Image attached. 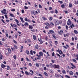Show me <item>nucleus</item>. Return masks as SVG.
<instances>
[{
    "label": "nucleus",
    "mask_w": 78,
    "mask_h": 78,
    "mask_svg": "<svg viewBox=\"0 0 78 78\" xmlns=\"http://www.w3.org/2000/svg\"><path fill=\"white\" fill-rule=\"evenodd\" d=\"M3 10L1 11V12L2 14H5L6 15L7 14V12H6V10L5 9H3Z\"/></svg>",
    "instance_id": "f257e3e1"
},
{
    "label": "nucleus",
    "mask_w": 78,
    "mask_h": 78,
    "mask_svg": "<svg viewBox=\"0 0 78 78\" xmlns=\"http://www.w3.org/2000/svg\"><path fill=\"white\" fill-rule=\"evenodd\" d=\"M53 67L54 69H59V66L58 65L54 64L53 65Z\"/></svg>",
    "instance_id": "f03ea898"
},
{
    "label": "nucleus",
    "mask_w": 78,
    "mask_h": 78,
    "mask_svg": "<svg viewBox=\"0 0 78 78\" xmlns=\"http://www.w3.org/2000/svg\"><path fill=\"white\" fill-rule=\"evenodd\" d=\"M55 23L56 25H59L60 23V22L59 21V20H55Z\"/></svg>",
    "instance_id": "7ed1b4c3"
},
{
    "label": "nucleus",
    "mask_w": 78,
    "mask_h": 78,
    "mask_svg": "<svg viewBox=\"0 0 78 78\" xmlns=\"http://www.w3.org/2000/svg\"><path fill=\"white\" fill-rule=\"evenodd\" d=\"M67 24L68 25H71V21H70V20H68V22H67Z\"/></svg>",
    "instance_id": "20e7f679"
},
{
    "label": "nucleus",
    "mask_w": 78,
    "mask_h": 78,
    "mask_svg": "<svg viewBox=\"0 0 78 78\" xmlns=\"http://www.w3.org/2000/svg\"><path fill=\"white\" fill-rule=\"evenodd\" d=\"M38 40L39 41V42H40L41 44H42V43H43V41L42 40V38H40V39L38 38Z\"/></svg>",
    "instance_id": "39448f33"
},
{
    "label": "nucleus",
    "mask_w": 78,
    "mask_h": 78,
    "mask_svg": "<svg viewBox=\"0 0 78 78\" xmlns=\"http://www.w3.org/2000/svg\"><path fill=\"white\" fill-rule=\"evenodd\" d=\"M50 34H55V31L54 30H50L49 31Z\"/></svg>",
    "instance_id": "423d86ee"
},
{
    "label": "nucleus",
    "mask_w": 78,
    "mask_h": 78,
    "mask_svg": "<svg viewBox=\"0 0 78 78\" xmlns=\"http://www.w3.org/2000/svg\"><path fill=\"white\" fill-rule=\"evenodd\" d=\"M71 66H72V67H71V68L72 69H73L74 68H76V66H75V65H74L73 63H71Z\"/></svg>",
    "instance_id": "0eeeda50"
},
{
    "label": "nucleus",
    "mask_w": 78,
    "mask_h": 78,
    "mask_svg": "<svg viewBox=\"0 0 78 78\" xmlns=\"http://www.w3.org/2000/svg\"><path fill=\"white\" fill-rule=\"evenodd\" d=\"M55 76L56 78H59L60 76H61V75L60 74H55Z\"/></svg>",
    "instance_id": "6e6552de"
},
{
    "label": "nucleus",
    "mask_w": 78,
    "mask_h": 78,
    "mask_svg": "<svg viewBox=\"0 0 78 78\" xmlns=\"http://www.w3.org/2000/svg\"><path fill=\"white\" fill-rule=\"evenodd\" d=\"M69 73L70 75H73V72L72 71H70L69 72Z\"/></svg>",
    "instance_id": "1a4fd4ad"
},
{
    "label": "nucleus",
    "mask_w": 78,
    "mask_h": 78,
    "mask_svg": "<svg viewBox=\"0 0 78 78\" xmlns=\"http://www.w3.org/2000/svg\"><path fill=\"white\" fill-rule=\"evenodd\" d=\"M62 73L63 74H64V75H66V72L64 69L62 71Z\"/></svg>",
    "instance_id": "9d476101"
},
{
    "label": "nucleus",
    "mask_w": 78,
    "mask_h": 78,
    "mask_svg": "<svg viewBox=\"0 0 78 78\" xmlns=\"http://www.w3.org/2000/svg\"><path fill=\"white\" fill-rule=\"evenodd\" d=\"M1 67L4 69V67H6V66L4 65L3 64H2L1 65Z\"/></svg>",
    "instance_id": "9b49d317"
},
{
    "label": "nucleus",
    "mask_w": 78,
    "mask_h": 78,
    "mask_svg": "<svg viewBox=\"0 0 78 78\" xmlns=\"http://www.w3.org/2000/svg\"><path fill=\"white\" fill-rule=\"evenodd\" d=\"M20 19L22 22L23 23V22H24V21H23V18L21 17H20Z\"/></svg>",
    "instance_id": "f8f14e48"
},
{
    "label": "nucleus",
    "mask_w": 78,
    "mask_h": 78,
    "mask_svg": "<svg viewBox=\"0 0 78 78\" xmlns=\"http://www.w3.org/2000/svg\"><path fill=\"white\" fill-rule=\"evenodd\" d=\"M49 72H50V73H54L53 69H50L49 70Z\"/></svg>",
    "instance_id": "ddd939ff"
},
{
    "label": "nucleus",
    "mask_w": 78,
    "mask_h": 78,
    "mask_svg": "<svg viewBox=\"0 0 78 78\" xmlns=\"http://www.w3.org/2000/svg\"><path fill=\"white\" fill-rule=\"evenodd\" d=\"M34 48L36 49H38L39 48V46H38V45H36L35 46Z\"/></svg>",
    "instance_id": "4468645a"
},
{
    "label": "nucleus",
    "mask_w": 78,
    "mask_h": 78,
    "mask_svg": "<svg viewBox=\"0 0 78 78\" xmlns=\"http://www.w3.org/2000/svg\"><path fill=\"white\" fill-rule=\"evenodd\" d=\"M42 18L43 19V20H47V18H45V17H44V16H43L42 17Z\"/></svg>",
    "instance_id": "2eb2a0df"
},
{
    "label": "nucleus",
    "mask_w": 78,
    "mask_h": 78,
    "mask_svg": "<svg viewBox=\"0 0 78 78\" xmlns=\"http://www.w3.org/2000/svg\"><path fill=\"white\" fill-rule=\"evenodd\" d=\"M9 14L11 17H14V15L12 14V13H10Z\"/></svg>",
    "instance_id": "dca6fc26"
},
{
    "label": "nucleus",
    "mask_w": 78,
    "mask_h": 78,
    "mask_svg": "<svg viewBox=\"0 0 78 78\" xmlns=\"http://www.w3.org/2000/svg\"><path fill=\"white\" fill-rule=\"evenodd\" d=\"M74 31L76 34H78V31H77V30H74Z\"/></svg>",
    "instance_id": "f3484780"
},
{
    "label": "nucleus",
    "mask_w": 78,
    "mask_h": 78,
    "mask_svg": "<svg viewBox=\"0 0 78 78\" xmlns=\"http://www.w3.org/2000/svg\"><path fill=\"white\" fill-rule=\"evenodd\" d=\"M39 55H40V56H43V53H42V52H40L39 53Z\"/></svg>",
    "instance_id": "a211bd4d"
},
{
    "label": "nucleus",
    "mask_w": 78,
    "mask_h": 78,
    "mask_svg": "<svg viewBox=\"0 0 78 78\" xmlns=\"http://www.w3.org/2000/svg\"><path fill=\"white\" fill-rule=\"evenodd\" d=\"M31 14H34V15H36V12H34V11H33V12H31Z\"/></svg>",
    "instance_id": "6ab92c4d"
},
{
    "label": "nucleus",
    "mask_w": 78,
    "mask_h": 78,
    "mask_svg": "<svg viewBox=\"0 0 78 78\" xmlns=\"http://www.w3.org/2000/svg\"><path fill=\"white\" fill-rule=\"evenodd\" d=\"M72 61L73 62H75V63H77V62H76V61L75 59H73Z\"/></svg>",
    "instance_id": "aec40b11"
},
{
    "label": "nucleus",
    "mask_w": 78,
    "mask_h": 78,
    "mask_svg": "<svg viewBox=\"0 0 78 78\" xmlns=\"http://www.w3.org/2000/svg\"><path fill=\"white\" fill-rule=\"evenodd\" d=\"M8 51L9 53H11V49L9 48L8 49Z\"/></svg>",
    "instance_id": "412c9836"
},
{
    "label": "nucleus",
    "mask_w": 78,
    "mask_h": 78,
    "mask_svg": "<svg viewBox=\"0 0 78 78\" xmlns=\"http://www.w3.org/2000/svg\"><path fill=\"white\" fill-rule=\"evenodd\" d=\"M50 24L51 25H52V26H54V25H55L54 24H53V23L52 22H50Z\"/></svg>",
    "instance_id": "4be33fe9"
},
{
    "label": "nucleus",
    "mask_w": 78,
    "mask_h": 78,
    "mask_svg": "<svg viewBox=\"0 0 78 78\" xmlns=\"http://www.w3.org/2000/svg\"><path fill=\"white\" fill-rule=\"evenodd\" d=\"M0 59H2V57H3V55H2V54L0 52Z\"/></svg>",
    "instance_id": "5701e85b"
},
{
    "label": "nucleus",
    "mask_w": 78,
    "mask_h": 78,
    "mask_svg": "<svg viewBox=\"0 0 78 78\" xmlns=\"http://www.w3.org/2000/svg\"><path fill=\"white\" fill-rule=\"evenodd\" d=\"M29 28L30 29H33V26H29Z\"/></svg>",
    "instance_id": "b1692460"
},
{
    "label": "nucleus",
    "mask_w": 78,
    "mask_h": 78,
    "mask_svg": "<svg viewBox=\"0 0 78 78\" xmlns=\"http://www.w3.org/2000/svg\"><path fill=\"white\" fill-rule=\"evenodd\" d=\"M30 72H31V73H32V74L33 75V74H34V72L32 71V70L31 69H30Z\"/></svg>",
    "instance_id": "393cba45"
},
{
    "label": "nucleus",
    "mask_w": 78,
    "mask_h": 78,
    "mask_svg": "<svg viewBox=\"0 0 78 78\" xmlns=\"http://www.w3.org/2000/svg\"><path fill=\"white\" fill-rule=\"evenodd\" d=\"M55 45H58V41H55Z\"/></svg>",
    "instance_id": "a878e982"
},
{
    "label": "nucleus",
    "mask_w": 78,
    "mask_h": 78,
    "mask_svg": "<svg viewBox=\"0 0 78 78\" xmlns=\"http://www.w3.org/2000/svg\"><path fill=\"white\" fill-rule=\"evenodd\" d=\"M33 38L34 40H36V37L35 35H33Z\"/></svg>",
    "instance_id": "bb28decb"
},
{
    "label": "nucleus",
    "mask_w": 78,
    "mask_h": 78,
    "mask_svg": "<svg viewBox=\"0 0 78 78\" xmlns=\"http://www.w3.org/2000/svg\"><path fill=\"white\" fill-rule=\"evenodd\" d=\"M5 35L7 37H9V36H8V32H6V33L5 34Z\"/></svg>",
    "instance_id": "cd10ccee"
},
{
    "label": "nucleus",
    "mask_w": 78,
    "mask_h": 78,
    "mask_svg": "<svg viewBox=\"0 0 78 78\" xmlns=\"http://www.w3.org/2000/svg\"><path fill=\"white\" fill-rule=\"evenodd\" d=\"M25 26H28V23L27 22H26L24 24Z\"/></svg>",
    "instance_id": "c85d7f7f"
},
{
    "label": "nucleus",
    "mask_w": 78,
    "mask_h": 78,
    "mask_svg": "<svg viewBox=\"0 0 78 78\" xmlns=\"http://www.w3.org/2000/svg\"><path fill=\"white\" fill-rule=\"evenodd\" d=\"M72 27H75V25H74V24L72 23V25L70 26V27L71 28H72Z\"/></svg>",
    "instance_id": "c756f323"
},
{
    "label": "nucleus",
    "mask_w": 78,
    "mask_h": 78,
    "mask_svg": "<svg viewBox=\"0 0 78 78\" xmlns=\"http://www.w3.org/2000/svg\"><path fill=\"white\" fill-rule=\"evenodd\" d=\"M49 66H50L52 68V67H53V64L52 63H50L49 64Z\"/></svg>",
    "instance_id": "7c9ffc66"
},
{
    "label": "nucleus",
    "mask_w": 78,
    "mask_h": 78,
    "mask_svg": "<svg viewBox=\"0 0 78 78\" xmlns=\"http://www.w3.org/2000/svg\"><path fill=\"white\" fill-rule=\"evenodd\" d=\"M45 25L47 26H50V24H49V23H48V22L46 23Z\"/></svg>",
    "instance_id": "2f4dec72"
},
{
    "label": "nucleus",
    "mask_w": 78,
    "mask_h": 78,
    "mask_svg": "<svg viewBox=\"0 0 78 78\" xmlns=\"http://www.w3.org/2000/svg\"><path fill=\"white\" fill-rule=\"evenodd\" d=\"M36 67H39V64L37 63H36Z\"/></svg>",
    "instance_id": "473e14b6"
},
{
    "label": "nucleus",
    "mask_w": 78,
    "mask_h": 78,
    "mask_svg": "<svg viewBox=\"0 0 78 78\" xmlns=\"http://www.w3.org/2000/svg\"><path fill=\"white\" fill-rule=\"evenodd\" d=\"M26 52L27 55H29V54H30V52H29L28 50H26Z\"/></svg>",
    "instance_id": "72a5a7b5"
},
{
    "label": "nucleus",
    "mask_w": 78,
    "mask_h": 78,
    "mask_svg": "<svg viewBox=\"0 0 78 78\" xmlns=\"http://www.w3.org/2000/svg\"><path fill=\"white\" fill-rule=\"evenodd\" d=\"M44 75H45V76H48V74H47V72H45L44 73Z\"/></svg>",
    "instance_id": "f704fd0d"
},
{
    "label": "nucleus",
    "mask_w": 78,
    "mask_h": 78,
    "mask_svg": "<svg viewBox=\"0 0 78 78\" xmlns=\"http://www.w3.org/2000/svg\"><path fill=\"white\" fill-rule=\"evenodd\" d=\"M52 36L53 37H54V39H56V36H55V34H53L52 35Z\"/></svg>",
    "instance_id": "c9c22d12"
},
{
    "label": "nucleus",
    "mask_w": 78,
    "mask_h": 78,
    "mask_svg": "<svg viewBox=\"0 0 78 78\" xmlns=\"http://www.w3.org/2000/svg\"><path fill=\"white\" fill-rule=\"evenodd\" d=\"M5 55H6V56H8L9 55V54L8 52H5Z\"/></svg>",
    "instance_id": "e433bc0d"
},
{
    "label": "nucleus",
    "mask_w": 78,
    "mask_h": 78,
    "mask_svg": "<svg viewBox=\"0 0 78 78\" xmlns=\"http://www.w3.org/2000/svg\"><path fill=\"white\" fill-rule=\"evenodd\" d=\"M65 77L66 78H70V77L69 76H68L67 75H66Z\"/></svg>",
    "instance_id": "4c0bfd02"
},
{
    "label": "nucleus",
    "mask_w": 78,
    "mask_h": 78,
    "mask_svg": "<svg viewBox=\"0 0 78 78\" xmlns=\"http://www.w3.org/2000/svg\"><path fill=\"white\" fill-rule=\"evenodd\" d=\"M69 8H71L72 6V3H69Z\"/></svg>",
    "instance_id": "58836bf2"
},
{
    "label": "nucleus",
    "mask_w": 78,
    "mask_h": 78,
    "mask_svg": "<svg viewBox=\"0 0 78 78\" xmlns=\"http://www.w3.org/2000/svg\"><path fill=\"white\" fill-rule=\"evenodd\" d=\"M49 20L50 21H51V20H53V17H50L49 18Z\"/></svg>",
    "instance_id": "ea45409f"
},
{
    "label": "nucleus",
    "mask_w": 78,
    "mask_h": 78,
    "mask_svg": "<svg viewBox=\"0 0 78 78\" xmlns=\"http://www.w3.org/2000/svg\"><path fill=\"white\" fill-rule=\"evenodd\" d=\"M30 54L31 55H33V51L31 50L30 51Z\"/></svg>",
    "instance_id": "a19ab883"
},
{
    "label": "nucleus",
    "mask_w": 78,
    "mask_h": 78,
    "mask_svg": "<svg viewBox=\"0 0 78 78\" xmlns=\"http://www.w3.org/2000/svg\"><path fill=\"white\" fill-rule=\"evenodd\" d=\"M58 10H57V9H55V14H58Z\"/></svg>",
    "instance_id": "79ce46f5"
},
{
    "label": "nucleus",
    "mask_w": 78,
    "mask_h": 78,
    "mask_svg": "<svg viewBox=\"0 0 78 78\" xmlns=\"http://www.w3.org/2000/svg\"><path fill=\"white\" fill-rule=\"evenodd\" d=\"M64 6H65V5L64 4H63L61 5V7L62 8H64Z\"/></svg>",
    "instance_id": "37998d69"
},
{
    "label": "nucleus",
    "mask_w": 78,
    "mask_h": 78,
    "mask_svg": "<svg viewBox=\"0 0 78 78\" xmlns=\"http://www.w3.org/2000/svg\"><path fill=\"white\" fill-rule=\"evenodd\" d=\"M2 41L3 42H4V41H6V39H5V38H3L2 39Z\"/></svg>",
    "instance_id": "c03bdc74"
},
{
    "label": "nucleus",
    "mask_w": 78,
    "mask_h": 78,
    "mask_svg": "<svg viewBox=\"0 0 78 78\" xmlns=\"http://www.w3.org/2000/svg\"><path fill=\"white\" fill-rule=\"evenodd\" d=\"M58 2H59L60 3V4H62L63 3V2L61 1H58Z\"/></svg>",
    "instance_id": "a18cd8bd"
},
{
    "label": "nucleus",
    "mask_w": 78,
    "mask_h": 78,
    "mask_svg": "<svg viewBox=\"0 0 78 78\" xmlns=\"http://www.w3.org/2000/svg\"><path fill=\"white\" fill-rule=\"evenodd\" d=\"M25 73L26 75H28V73H29L27 71H26L25 72Z\"/></svg>",
    "instance_id": "49530a36"
},
{
    "label": "nucleus",
    "mask_w": 78,
    "mask_h": 78,
    "mask_svg": "<svg viewBox=\"0 0 78 78\" xmlns=\"http://www.w3.org/2000/svg\"><path fill=\"white\" fill-rule=\"evenodd\" d=\"M66 30H68V26L67 25H66Z\"/></svg>",
    "instance_id": "de8ad7c7"
},
{
    "label": "nucleus",
    "mask_w": 78,
    "mask_h": 78,
    "mask_svg": "<svg viewBox=\"0 0 78 78\" xmlns=\"http://www.w3.org/2000/svg\"><path fill=\"white\" fill-rule=\"evenodd\" d=\"M37 56H38V58H41V56H42L41 55H37Z\"/></svg>",
    "instance_id": "09e8293b"
},
{
    "label": "nucleus",
    "mask_w": 78,
    "mask_h": 78,
    "mask_svg": "<svg viewBox=\"0 0 78 78\" xmlns=\"http://www.w3.org/2000/svg\"><path fill=\"white\" fill-rule=\"evenodd\" d=\"M24 8H25V9H28V7L25 6H24Z\"/></svg>",
    "instance_id": "8fccbe9b"
},
{
    "label": "nucleus",
    "mask_w": 78,
    "mask_h": 78,
    "mask_svg": "<svg viewBox=\"0 0 78 78\" xmlns=\"http://www.w3.org/2000/svg\"><path fill=\"white\" fill-rule=\"evenodd\" d=\"M15 21L16 22V23H19V21L17 19L15 20Z\"/></svg>",
    "instance_id": "3c124183"
},
{
    "label": "nucleus",
    "mask_w": 78,
    "mask_h": 78,
    "mask_svg": "<svg viewBox=\"0 0 78 78\" xmlns=\"http://www.w3.org/2000/svg\"><path fill=\"white\" fill-rule=\"evenodd\" d=\"M13 42H14V43H15V44H17V42L15 40H13Z\"/></svg>",
    "instance_id": "603ef678"
},
{
    "label": "nucleus",
    "mask_w": 78,
    "mask_h": 78,
    "mask_svg": "<svg viewBox=\"0 0 78 78\" xmlns=\"http://www.w3.org/2000/svg\"><path fill=\"white\" fill-rule=\"evenodd\" d=\"M44 70H47V67L45 66L44 67Z\"/></svg>",
    "instance_id": "864d4df0"
},
{
    "label": "nucleus",
    "mask_w": 78,
    "mask_h": 78,
    "mask_svg": "<svg viewBox=\"0 0 78 78\" xmlns=\"http://www.w3.org/2000/svg\"><path fill=\"white\" fill-rule=\"evenodd\" d=\"M39 8H42V5L40 4L39 5Z\"/></svg>",
    "instance_id": "5fc2aeb1"
},
{
    "label": "nucleus",
    "mask_w": 78,
    "mask_h": 78,
    "mask_svg": "<svg viewBox=\"0 0 78 78\" xmlns=\"http://www.w3.org/2000/svg\"><path fill=\"white\" fill-rule=\"evenodd\" d=\"M51 9H52V7H49V10L50 11V10H51Z\"/></svg>",
    "instance_id": "6e6d98bb"
},
{
    "label": "nucleus",
    "mask_w": 78,
    "mask_h": 78,
    "mask_svg": "<svg viewBox=\"0 0 78 78\" xmlns=\"http://www.w3.org/2000/svg\"><path fill=\"white\" fill-rule=\"evenodd\" d=\"M13 27H16V28L17 27V26L16 24H13Z\"/></svg>",
    "instance_id": "4d7b16f0"
},
{
    "label": "nucleus",
    "mask_w": 78,
    "mask_h": 78,
    "mask_svg": "<svg viewBox=\"0 0 78 78\" xmlns=\"http://www.w3.org/2000/svg\"><path fill=\"white\" fill-rule=\"evenodd\" d=\"M38 76H41V77H42V74H38Z\"/></svg>",
    "instance_id": "13d9d810"
},
{
    "label": "nucleus",
    "mask_w": 78,
    "mask_h": 78,
    "mask_svg": "<svg viewBox=\"0 0 78 78\" xmlns=\"http://www.w3.org/2000/svg\"><path fill=\"white\" fill-rule=\"evenodd\" d=\"M63 47L64 48H66V49H67V47L65 46H63Z\"/></svg>",
    "instance_id": "bf43d9fd"
},
{
    "label": "nucleus",
    "mask_w": 78,
    "mask_h": 78,
    "mask_svg": "<svg viewBox=\"0 0 78 78\" xmlns=\"http://www.w3.org/2000/svg\"><path fill=\"white\" fill-rule=\"evenodd\" d=\"M46 54H47V56H50V55L48 54V52H47Z\"/></svg>",
    "instance_id": "052dcab7"
},
{
    "label": "nucleus",
    "mask_w": 78,
    "mask_h": 78,
    "mask_svg": "<svg viewBox=\"0 0 78 78\" xmlns=\"http://www.w3.org/2000/svg\"><path fill=\"white\" fill-rule=\"evenodd\" d=\"M5 16L6 19H8V16H7V15H5Z\"/></svg>",
    "instance_id": "680f3d73"
},
{
    "label": "nucleus",
    "mask_w": 78,
    "mask_h": 78,
    "mask_svg": "<svg viewBox=\"0 0 78 78\" xmlns=\"http://www.w3.org/2000/svg\"><path fill=\"white\" fill-rule=\"evenodd\" d=\"M60 32L62 34V33H63V30H61L60 31Z\"/></svg>",
    "instance_id": "e2e57ef3"
},
{
    "label": "nucleus",
    "mask_w": 78,
    "mask_h": 78,
    "mask_svg": "<svg viewBox=\"0 0 78 78\" xmlns=\"http://www.w3.org/2000/svg\"><path fill=\"white\" fill-rule=\"evenodd\" d=\"M31 75L32 76V75H33V74H32V73H31L30 72H29L28 73V75Z\"/></svg>",
    "instance_id": "0e129e2a"
},
{
    "label": "nucleus",
    "mask_w": 78,
    "mask_h": 78,
    "mask_svg": "<svg viewBox=\"0 0 78 78\" xmlns=\"http://www.w3.org/2000/svg\"><path fill=\"white\" fill-rule=\"evenodd\" d=\"M55 55V53L53 52V53L52 54V56H54V55Z\"/></svg>",
    "instance_id": "69168bd1"
},
{
    "label": "nucleus",
    "mask_w": 78,
    "mask_h": 78,
    "mask_svg": "<svg viewBox=\"0 0 78 78\" xmlns=\"http://www.w3.org/2000/svg\"><path fill=\"white\" fill-rule=\"evenodd\" d=\"M14 47L16 49H17V46H16V45H14Z\"/></svg>",
    "instance_id": "338daca9"
},
{
    "label": "nucleus",
    "mask_w": 78,
    "mask_h": 78,
    "mask_svg": "<svg viewBox=\"0 0 78 78\" xmlns=\"http://www.w3.org/2000/svg\"><path fill=\"white\" fill-rule=\"evenodd\" d=\"M76 57L77 58H76V60H78V55H76Z\"/></svg>",
    "instance_id": "774afa93"
}]
</instances>
